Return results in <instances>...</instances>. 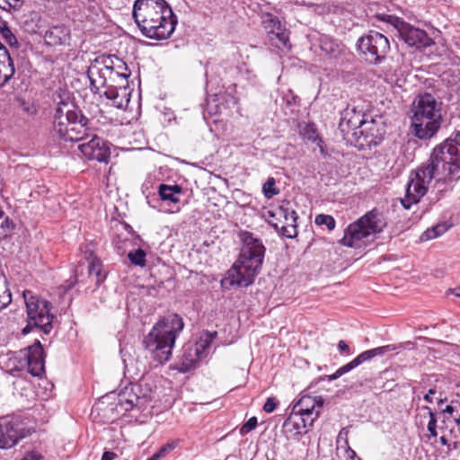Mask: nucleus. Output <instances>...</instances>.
<instances>
[{"label":"nucleus","mask_w":460,"mask_h":460,"mask_svg":"<svg viewBox=\"0 0 460 460\" xmlns=\"http://www.w3.org/2000/svg\"><path fill=\"white\" fill-rule=\"evenodd\" d=\"M275 183L276 182L274 178L270 177L263 184L262 190L266 198L270 199L273 196L279 194V190L275 187Z\"/></svg>","instance_id":"obj_37"},{"label":"nucleus","mask_w":460,"mask_h":460,"mask_svg":"<svg viewBox=\"0 0 460 460\" xmlns=\"http://www.w3.org/2000/svg\"><path fill=\"white\" fill-rule=\"evenodd\" d=\"M51 304L46 299L31 296V331L35 328L49 334L52 328L54 315L50 313Z\"/></svg>","instance_id":"obj_12"},{"label":"nucleus","mask_w":460,"mask_h":460,"mask_svg":"<svg viewBox=\"0 0 460 460\" xmlns=\"http://www.w3.org/2000/svg\"><path fill=\"white\" fill-rule=\"evenodd\" d=\"M257 426V418L252 417L250 418L241 428L240 432L242 435H244L252 429H254Z\"/></svg>","instance_id":"obj_44"},{"label":"nucleus","mask_w":460,"mask_h":460,"mask_svg":"<svg viewBox=\"0 0 460 460\" xmlns=\"http://www.w3.org/2000/svg\"><path fill=\"white\" fill-rule=\"evenodd\" d=\"M441 105L430 93L420 95L412 103L411 120H442Z\"/></svg>","instance_id":"obj_13"},{"label":"nucleus","mask_w":460,"mask_h":460,"mask_svg":"<svg viewBox=\"0 0 460 460\" xmlns=\"http://www.w3.org/2000/svg\"><path fill=\"white\" fill-rule=\"evenodd\" d=\"M454 411H455V408H454L453 406H451V405H447V406L445 408V410H444V411H445L446 413H448V414H452V413L454 412Z\"/></svg>","instance_id":"obj_60"},{"label":"nucleus","mask_w":460,"mask_h":460,"mask_svg":"<svg viewBox=\"0 0 460 460\" xmlns=\"http://www.w3.org/2000/svg\"><path fill=\"white\" fill-rule=\"evenodd\" d=\"M45 357L40 341L36 340L31 345V376L34 377L31 380V385L33 386L35 396L40 400L48 399L53 388V385L44 376Z\"/></svg>","instance_id":"obj_8"},{"label":"nucleus","mask_w":460,"mask_h":460,"mask_svg":"<svg viewBox=\"0 0 460 460\" xmlns=\"http://www.w3.org/2000/svg\"><path fill=\"white\" fill-rule=\"evenodd\" d=\"M147 460H159L158 456L153 454Z\"/></svg>","instance_id":"obj_63"},{"label":"nucleus","mask_w":460,"mask_h":460,"mask_svg":"<svg viewBox=\"0 0 460 460\" xmlns=\"http://www.w3.org/2000/svg\"><path fill=\"white\" fill-rule=\"evenodd\" d=\"M346 456L350 460H361V458L358 456L356 452L349 446L346 448Z\"/></svg>","instance_id":"obj_50"},{"label":"nucleus","mask_w":460,"mask_h":460,"mask_svg":"<svg viewBox=\"0 0 460 460\" xmlns=\"http://www.w3.org/2000/svg\"><path fill=\"white\" fill-rule=\"evenodd\" d=\"M349 428H342L337 437V443H343L347 447L349 446Z\"/></svg>","instance_id":"obj_47"},{"label":"nucleus","mask_w":460,"mask_h":460,"mask_svg":"<svg viewBox=\"0 0 460 460\" xmlns=\"http://www.w3.org/2000/svg\"><path fill=\"white\" fill-rule=\"evenodd\" d=\"M321 49L327 52V53H330L332 54L333 57H335V51L337 50L338 52L341 51V49H340V46L339 44L337 43H334L332 41H327V40H322L321 41Z\"/></svg>","instance_id":"obj_43"},{"label":"nucleus","mask_w":460,"mask_h":460,"mask_svg":"<svg viewBox=\"0 0 460 460\" xmlns=\"http://www.w3.org/2000/svg\"><path fill=\"white\" fill-rule=\"evenodd\" d=\"M27 424V418L18 414L0 421V448H10L25 438L29 432Z\"/></svg>","instance_id":"obj_11"},{"label":"nucleus","mask_w":460,"mask_h":460,"mask_svg":"<svg viewBox=\"0 0 460 460\" xmlns=\"http://www.w3.org/2000/svg\"><path fill=\"white\" fill-rule=\"evenodd\" d=\"M12 301L10 291L4 287H0V310L5 308Z\"/></svg>","instance_id":"obj_41"},{"label":"nucleus","mask_w":460,"mask_h":460,"mask_svg":"<svg viewBox=\"0 0 460 460\" xmlns=\"http://www.w3.org/2000/svg\"><path fill=\"white\" fill-rule=\"evenodd\" d=\"M22 460H29L28 455H25Z\"/></svg>","instance_id":"obj_64"},{"label":"nucleus","mask_w":460,"mask_h":460,"mask_svg":"<svg viewBox=\"0 0 460 460\" xmlns=\"http://www.w3.org/2000/svg\"><path fill=\"white\" fill-rule=\"evenodd\" d=\"M182 191V189L179 185H166L161 184L159 186V195L163 200H168L172 203L179 202V197Z\"/></svg>","instance_id":"obj_29"},{"label":"nucleus","mask_w":460,"mask_h":460,"mask_svg":"<svg viewBox=\"0 0 460 460\" xmlns=\"http://www.w3.org/2000/svg\"><path fill=\"white\" fill-rule=\"evenodd\" d=\"M91 137L89 141L84 142L78 146L79 151L88 160H93L100 163H108L111 155L110 146L102 138L94 134L91 128Z\"/></svg>","instance_id":"obj_15"},{"label":"nucleus","mask_w":460,"mask_h":460,"mask_svg":"<svg viewBox=\"0 0 460 460\" xmlns=\"http://www.w3.org/2000/svg\"><path fill=\"white\" fill-rule=\"evenodd\" d=\"M127 70L126 64L116 56H101L96 58L89 66L87 75L91 85L97 91L101 88L119 84V80L127 84V78L130 73H124Z\"/></svg>","instance_id":"obj_6"},{"label":"nucleus","mask_w":460,"mask_h":460,"mask_svg":"<svg viewBox=\"0 0 460 460\" xmlns=\"http://www.w3.org/2000/svg\"><path fill=\"white\" fill-rule=\"evenodd\" d=\"M450 291H451V293H452L453 295H455L456 296L460 297V287H456V288H455L451 289Z\"/></svg>","instance_id":"obj_59"},{"label":"nucleus","mask_w":460,"mask_h":460,"mask_svg":"<svg viewBox=\"0 0 460 460\" xmlns=\"http://www.w3.org/2000/svg\"><path fill=\"white\" fill-rule=\"evenodd\" d=\"M14 228L13 221L5 215L4 199L0 197V240L6 238Z\"/></svg>","instance_id":"obj_28"},{"label":"nucleus","mask_w":460,"mask_h":460,"mask_svg":"<svg viewBox=\"0 0 460 460\" xmlns=\"http://www.w3.org/2000/svg\"><path fill=\"white\" fill-rule=\"evenodd\" d=\"M203 358H198V355L195 354V349L193 348L187 349L182 357H181V370L182 372H186L193 367L196 363L201 360Z\"/></svg>","instance_id":"obj_30"},{"label":"nucleus","mask_w":460,"mask_h":460,"mask_svg":"<svg viewBox=\"0 0 460 460\" xmlns=\"http://www.w3.org/2000/svg\"><path fill=\"white\" fill-rule=\"evenodd\" d=\"M385 226L382 214L373 209L347 226L341 243L347 247L359 249L372 242L377 234L383 232Z\"/></svg>","instance_id":"obj_5"},{"label":"nucleus","mask_w":460,"mask_h":460,"mask_svg":"<svg viewBox=\"0 0 460 460\" xmlns=\"http://www.w3.org/2000/svg\"><path fill=\"white\" fill-rule=\"evenodd\" d=\"M132 16L138 29H175L178 19L165 0H136Z\"/></svg>","instance_id":"obj_4"},{"label":"nucleus","mask_w":460,"mask_h":460,"mask_svg":"<svg viewBox=\"0 0 460 460\" xmlns=\"http://www.w3.org/2000/svg\"><path fill=\"white\" fill-rule=\"evenodd\" d=\"M14 72L13 59L6 48L0 42V87L6 84Z\"/></svg>","instance_id":"obj_22"},{"label":"nucleus","mask_w":460,"mask_h":460,"mask_svg":"<svg viewBox=\"0 0 460 460\" xmlns=\"http://www.w3.org/2000/svg\"><path fill=\"white\" fill-rule=\"evenodd\" d=\"M442 120H411V133L420 140H428L433 137L440 128Z\"/></svg>","instance_id":"obj_19"},{"label":"nucleus","mask_w":460,"mask_h":460,"mask_svg":"<svg viewBox=\"0 0 460 460\" xmlns=\"http://www.w3.org/2000/svg\"><path fill=\"white\" fill-rule=\"evenodd\" d=\"M31 460H46L45 457L37 452L31 451Z\"/></svg>","instance_id":"obj_54"},{"label":"nucleus","mask_w":460,"mask_h":460,"mask_svg":"<svg viewBox=\"0 0 460 460\" xmlns=\"http://www.w3.org/2000/svg\"><path fill=\"white\" fill-rule=\"evenodd\" d=\"M217 336V332H204L199 341L194 345L195 354L198 358H205L208 354L207 350L209 349L212 341Z\"/></svg>","instance_id":"obj_27"},{"label":"nucleus","mask_w":460,"mask_h":460,"mask_svg":"<svg viewBox=\"0 0 460 460\" xmlns=\"http://www.w3.org/2000/svg\"><path fill=\"white\" fill-rule=\"evenodd\" d=\"M104 95L111 101V104L118 109L125 110L130 101V91L125 85L109 86L104 92Z\"/></svg>","instance_id":"obj_21"},{"label":"nucleus","mask_w":460,"mask_h":460,"mask_svg":"<svg viewBox=\"0 0 460 460\" xmlns=\"http://www.w3.org/2000/svg\"><path fill=\"white\" fill-rule=\"evenodd\" d=\"M270 220L273 221V222H278L279 223V225H282V221H281V218L279 217H270V214H269V219H268V222L270 223Z\"/></svg>","instance_id":"obj_58"},{"label":"nucleus","mask_w":460,"mask_h":460,"mask_svg":"<svg viewBox=\"0 0 460 460\" xmlns=\"http://www.w3.org/2000/svg\"><path fill=\"white\" fill-rule=\"evenodd\" d=\"M268 213L270 214L271 217H279L284 219L282 225H279L278 222L270 220V225H271L277 231L280 232L281 234L288 238H292L296 235V223L297 216L294 209H289L288 208L280 206L275 210L269 211Z\"/></svg>","instance_id":"obj_17"},{"label":"nucleus","mask_w":460,"mask_h":460,"mask_svg":"<svg viewBox=\"0 0 460 460\" xmlns=\"http://www.w3.org/2000/svg\"><path fill=\"white\" fill-rule=\"evenodd\" d=\"M382 20L394 26V29H415L412 26L403 27V21L394 15H384Z\"/></svg>","instance_id":"obj_40"},{"label":"nucleus","mask_w":460,"mask_h":460,"mask_svg":"<svg viewBox=\"0 0 460 460\" xmlns=\"http://www.w3.org/2000/svg\"><path fill=\"white\" fill-rule=\"evenodd\" d=\"M358 49L364 55L366 61L370 64L378 63L389 49V41L378 31L361 37L357 43Z\"/></svg>","instance_id":"obj_10"},{"label":"nucleus","mask_w":460,"mask_h":460,"mask_svg":"<svg viewBox=\"0 0 460 460\" xmlns=\"http://www.w3.org/2000/svg\"><path fill=\"white\" fill-rule=\"evenodd\" d=\"M314 422H307V418L292 410L288 418L283 423L285 432L292 437L301 436L307 432Z\"/></svg>","instance_id":"obj_20"},{"label":"nucleus","mask_w":460,"mask_h":460,"mask_svg":"<svg viewBox=\"0 0 460 460\" xmlns=\"http://www.w3.org/2000/svg\"><path fill=\"white\" fill-rule=\"evenodd\" d=\"M439 440H440V443H441L442 445H444V446H447V439L445 437H443V436H442V437H440Z\"/></svg>","instance_id":"obj_62"},{"label":"nucleus","mask_w":460,"mask_h":460,"mask_svg":"<svg viewBox=\"0 0 460 460\" xmlns=\"http://www.w3.org/2000/svg\"><path fill=\"white\" fill-rule=\"evenodd\" d=\"M146 396L138 384H129L118 394L116 411L118 413L126 412L134 408H141L146 402Z\"/></svg>","instance_id":"obj_16"},{"label":"nucleus","mask_w":460,"mask_h":460,"mask_svg":"<svg viewBox=\"0 0 460 460\" xmlns=\"http://www.w3.org/2000/svg\"><path fill=\"white\" fill-rule=\"evenodd\" d=\"M400 36L411 47L425 48L432 44V40L429 38L426 31H398Z\"/></svg>","instance_id":"obj_23"},{"label":"nucleus","mask_w":460,"mask_h":460,"mask_svg":"<svg viewBox=\"0 0 460 460\" xmlns=\"http://www.w3.org/2000/svg\"><path fill=\"white\" fill-rule=\"evenodd\" d=\"M451 141H452L454 144H456V145H457L458 146H460V132H457V133L456 134V138H455V139H451Z\"/></svg>","instance_id":"obj_57"},{"label":"nucleus","mask_w":460,"mask_h":460,"mask_svg":"<svg viewBox=\"0 0 460 460\" xmlns=\"http://www.w3.org/2000/svg\"><path fill=\"white\" fill-rule=\"evenodd\" d=\"M425 409L429 410V420L428 423V430L432 437H437V419L435 413L431 411L429 407H425Z\"/></svg>","instance_id":"obj_42"},{"label":"nucleus","mask_w":460,"mask_h":460,"mask_svg":"<svg viewBox=\"0 0 460 460\" xmlns=\"http://www.w3.org/2000/svg\"><path fill=\"white\" fill-rule=\"evenodd\" d=\"M29 332H30V329H29V322L27 323V324L22 328V334H29Z\"/></svg>","instance_id":"obj_61"},{"label":"nucleus","mask_w":460,"mask_h":460,"mask_svg":"<svg viewBox=\"0 0 460 460\" xmlns=\"http://www.w3.org/2000/svg\"><path fill=\"white\" fill-rule=\"evenodd\" d=\"M183 327V320L177 314H169L154 325L144 345L155 360L163 364L171 358L176 338Z\"/></svg>","instance_id":"obj_2"},{"label":"nucleus","mask_w":460,"mask_h":460,"mask_svg":"<svg viewBox=\"0 0 460 460\" xmlns=\"http://www.w3.org/2000/svg\"><path fill=\"white\" fill-rule=\"evenodd\" d=\"M338 349L341 351H344V352H349V346L347 345V343L344 341H339Z\"/></svg>","instance_id":"obj_53"},{"label":"nucleus","mask_w":460,"mask_h":460,"mask_svg":"<svg viewBox=\"0 0 460 460\" xmlns=\"http://www.w3.org/2000/svg\"><path fill=\"white\" fill-rule=\"evenodd\" d=\"M142 35L147 39L160 41L169 39L174 31H167V32H159L158 31H140Z\"/></svg>","instance_id":"obj_34"},{"label":"nucleus","mask_w":460,"mask_h":460,"mask_svg":"<svg viewBox=\"0 0 460 460\" xmlns=\"http://www.w3.org/2000/svg\"><path fill=\"white\" fill-rule=\"evenodd\" d=\"M260 17L264 29H280L282 26L280 18L271 13H261Z\"/></svg>","instance_id":"obj_32"},{"label":"nucleus","mask_w":460,"mask_h":460,"mask_svg":"<svg viewBox=\"0 0 460 460\" xmlns=\"http://www.w3.org/2000/svg\"><path fill=\"white\" fill-rule=\"evenodd\" d=\"M323 406L321 396L304 395L293 406V411L307 418V422H314L319 417Z\"/></svg>","instance_id":"obj_18"},{"label":"nucleus","mask_w":460,"mask_h":460,"mask_svg":"<svg viewBox=\"0 0 460 460\" xmlns=\"http://www.w3.org/2000/svg\"><path fill=\"white\" fill-rule=\"evenodd\" d=\"M448 227L449 226L447 225V223L438 224L437 226L429 228L425 232H423L422 234L420 235V240L429 241L437 238L443 234L445 232H447Z\"/></svg>","instance_id":"obj_31"},{"label":"nucleus","mask_w":460,"mask_h":460,"mask_svg":"<svg viewBox=\"0 0 460 460\" xmlns=\"http://www.w3.org/2000/svg\"><path fill=\"white\" fill-rule=\"evenodd\" d=\"M242 247L238 260L226 271L221 280L224 288L234 286L248 287L254 281V278L260 272L266 248L261 240L252 233L241 231L238 234Z\"/></svg>","instance_id":"obj_1"},{"label":"nucleus","mask_w":460,"mask_h":460,"mask_svg":"<svg viewBox=\"0 0 460 460\" xmlns=\"http://www.w3.org/2000/svg\"><path fill=\"white\" fill-rule=\"evenodd\" d=\"M435 393V390L429 389L428 394L424 395V400L428 402H432L433 399L431 395L434 394Z\"/></svg>","instance_id":"obj_55"},{"label":"nucleus","mask_w":460,"mask_h":460,"mask_svg":"<svg viewBox=\"0 0 460 460\" xmlns=\"http://www.w3.org/2000/svg\"><path fill=\"white\" fill-rule=\"evenodd\" d=\"M44 41L49 46L69 44L70 35L67 31H45Z\"/></svg>","instance_id":"obj_26"},{"label":"nucleus","mask_w":460,"mask_h":460,"mask_svg":"<svg viewBox=\"0 0 460 460\" xmlns=\"http://www.w3.org/2000/svg\"><path fill=\"white\" fill-rule=\"evenodd\" d=\"M76 276L71 277L69 279H67L62 286L61 288L64 289V293L67 292L69 289H71L76 283Z\"/></svg>","instance_id":"obj_49"},{"label":"nucleus","mask_w":460,"mask_h":460,"mask_svg":"<svg viewBox=\"0 0 460 460\" xmlns=\"http://www.w3.org/2000/svg\"><path fill=\"white\" fill-rule=\"evenodd\" d=\"M128 257L134 265L140 267L146 265V252L142 249L128 252Z\"/></svg>","instance_id":"obj_35"},{"label":"nucleus","mask_w":460,"mask_h":460,"mask_svg":"<svg viewBox=\"0 0 460 460\" xmlns=\"http://www.w3.org/2000/svg\"><path fill=\"white\" fill-rule=\"evenodd\" d=\"M4 32V36L10 46H16L18 44L16 37L13 34L12 31H0Z\"/></svg>","instance_id":"obj_48"},{"label":"nucleus","mask_w":460,"mask_h":460,"mask_svg":"<svg viewBox=\"0 0 460 460\" xmlns=\"http://www.w3.org/2000/svg\"><path fill=\"white\" fill-rule=\"evenodd\" d=\"M395 347L394 345H385L382 347H377L372 349H368L366 351H363L358 356H357L353 360L348 363L351 370L358 366L361 365L362 363L370 360L371 358L382 356L387 352H391L395 350Z\"/></svg>","instance_id":"obj_25"},{"label":"nucleus","mask_w":460,"mask_h":460,"mask_svg":"<svg viewBox=\"0 0 460 460\" xmlns=\"http://www.w3.org/2000/svg\"><path fill=\"white\" fill-rule=\"evenodd\" d=\"M350 370H351V368L349 367V366L347 363L344 366L341 367L339 369H337L334 374L328 376V380L333 381V380L339 378L340 376H341L342 375L349 372Z\"/></svg>","instance_id":"obj_45"},{"label":"nucleus","mask_w":460,"mask_h":460,"mask_svg":"<svg viewBox=\"0 0 460 460\" xmlns=\"http://www.w3.org/2000/svg\"><path fill=\"white\" fill-rule=\"evenodd\" d=\"M27 293H28V290H23L22 291V296L24 298L26 313H27V316L29 317V300H27Z\"/></svg>","instance_id":"obj_56"},{"label":"nucleus","mask_w":460,"mask_h":460,"mask_svg":"<svg viewBox=\"0 0 460 460\" xmlns=\"http://www.w3.org/2000/svg\"><path fill=\"white\" fill-rule=\"evenodd\" d=\"M179 445V440H172L164 444L160 449L155 452V456H158L159 460L168 455L171 451H172Z\"/></svg>","instance_id":"obj_38"},{"label":"nucleus","mask_w":460,"mask_h":460,"mask_svg":"<svg viewBox=\"0 0 460 460\" xmlns=\"http://www.w3.org/2000/svg\"><path fill=\"white\" fill-rule=\"evenodd\" d=\"M288 31H270V40H277L278 42H275L276 47L278 48H289V37L287 33Z\"/></svg>","instance_id":"obj_33"},{"label":"nucleus","mask_w":460,"mask_h":460,"mask_svg":"<svg viewBox=\"0 0 460 460\" xmlns=\"http://www.w3.org/2000/svg\"><path fill=\"white\" fill-rule=\"evenodd\" d=\"M116 455L113 452L106 451L103 453L101 460H113Z\"/></svg>","instance_id":"obj_52"},{"label":"nucleus","mask_w":460,"mask_h":460,"mask_svg":"<svg viewBox=\"0 0 460 460\" xmlns=\"http://www.w3.org/2000/svg\"><path fill=\"white\" fill-rule=\"evenodd\" d=\"M427 168L434 169L437 181H446L453 173L460 170V146L447 139L437 146L431 154Z\"/></svg>","instance_id":"obj_7"},{"label":"nucleus","mask_w":460,"mask_h":460,"mask_svg":"<svg viewBox=\"0 0 460 460\" xmlns=\"http://www.w3.org/2000/svg\"><path fill=\"white\" fill-rule=\"evenodd\" d=\"M23 361L27 367V372H29V347L23 349Z\"/></svg>","instance_id":"obj_51"},{"label":"nucleus","mask_w":460,"mask_h":460,"mask_svg":"<svg viewBox=\"0 0 460 460\" xmlns=\"http://www.w3.org/2000/svg\"><path fill=\"white\" fill-rule=\"evenodd\" d=\"M89 274L90 276H96V283L99 284L102 281L103 278L102 277V270H101V262L97 260H93L91 261L89 265Z\"/></svg>","instance_id":"obj_39"},{"label":"nucleus","mask_w":460,"mask_h":460,"mask_svg":"<svg viewBox=\"0 0 460 460\" xmlns=\"http://www.w3.org/2000/svg\"><path fill=\"white\" fill-rule=\"evenodd\" d=\"M314 223L318 226H326L329 231L335 228V219L330 215L319 214L315 217Z\"/></svg>","instance_id":"obj_36"},{"label":"nucleus","mask_w":460,"mask_h":460,"mask_svg":"<svg viewBox=\"0 0 460 460\" xmlns=\"http://www.w3.org/2000/svg\"><path fill=\"white\" fill-rule=\"evenodd\" d=\"M365 107L360 103H357L356 101L349 103L341 114L340 130L344 135L351 133L353 136H358L359 129L367 119H365Z\"/></svg>","instance_id":"obj_14"},{"label":"nucleus","mask_w":460,"mask_h":460,"mask_svg":"<svg viewBox=\"0 0 460 460\" xmlns=\"http://www.w3.org/2000/svg\"><path fill=\"white\" fill-rule=\"evenodd\" d=\"M89 122L72 102L60 101L55 110L54 137L65 142L84 141L91 135Z\"/></svg>","instance_id":"obj_3"},{"label":"nucleus","mask_w":460,"mask_h":460,"mask_svg":"<svg viewBox=\"0 0 460 460\" xmlns=\"http://www.w3.org/2000/svg\"><path fill=\"white\" fill-rule=\"evenodd\" d=\"M358 135L364 136V139L367 145H376L382 139L383 132L378 127V121L371 119L370 120H365L358 131Z\"/></svg>","instance_id":"obj_24"},{"label":"nucleus","mask_w":460,"mask_h":460,"mask_svg":"<svg viewBox=\"0 0 460 460\" xmlns=\"http://www.w3.org/2000/svg\"><path fill=\"white\" fill-rule=\"evenodd\" d=\"M433 170L432 167L429 169L422 165L410 174L405 197L401 199L402 205L406 209H409L412 204H416L427 193L432 180L437 181V176L433 173Z\"/></svg>","instance_id":"obj_9"},{"label":"nucleus","mask_w":460,"mask_h":460,"mask_svg":"<svg viewBox=\"0 0 460 460\" xmlns=\"http://www.w3.org/2000/svg\"><path fill=\"white\" fill-rule=\"evenodd\" d=\"M278 405V401L274 397H269L263 405V411L267 413H271L275 411Z\"/></svg>","instance_id":"obj_46"}]
</instances>
